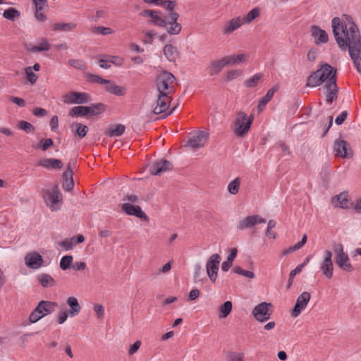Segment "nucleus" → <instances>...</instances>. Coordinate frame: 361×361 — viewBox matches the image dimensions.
<instances>
[{
  "label": "nucleus",
  "mask_w": 361,
  "mask_h": 361,
  "mask_svg": "<svg viewBox=\"0 0 361 361\" xmlns=\"http://www.w3.org/2000/svg\"><path fill=\"white\" fill-rule=\"evenodd\" d=\"M331 24L338 46L341 50L348 49L356 69L361 73V36L357 25L346 14L333 18Z\"/></svg>",
  "instance_id": "obj_1"
},
{
  "label": "nucleus",
  "mask_w": 361,
  "mask_h": 361,
  "mask_svg": "<svg viewBox=\"0 0 361 361\" xmlns=\"http://www.w3.org/2000/svg\"><path fill=\"white\" fill-rule=\"evenodd\" d=\"M336 69L329 64L325 63L307 78L306 86L317 87L323 82L325 84L326 82H328L331 78H336Z\"/></svg>",
  "instance_id": "obj_2"
},
{
  "label": "nucleus",
  "mask_w": 361,
  "mask_h": 361,
  "mask_svg": "<svg viewBox=\"0 0 361 361\" xmlns=\"http://www.w3.org/2000/svg\"><path fill=\"white\" fill-rule=\"evenodd\" d=\"M176 5L177 4L176 1L170 0H161L160 1V4L159 5L169 11V13L166 16L172 23V26L170 27V30H169V34L171 35H178L182 30V25L180 23H178L179 14L175 11Z\"/></svg>",
  "instance_id": "obj_3"
},
{
  "label": "nucleus",
  "mask_w": 361,
  "mask_h": 361,
  "mask_svg": "<svg viewBox=\"0 0 361 361\" xmlns=\"http://www.w3.org/2000/svg\"><path fill=\"white\" fill-rule=\"evenodd\" d=\"M42 195L46 204L52 212L58 210L63 204V195L57 184L54 185L51 189H43Z\"/></svg>",
  "instance_id": "obj_4"
},
{
  "label": "nucleus",
  "mask_w": 361,
  "mask_h": 361,
  "mask_svg": "<svg viewBox=\"0 0 361 361\" xmlns=\"http://www.w3.org/2000/svg\"><path fill=\"white\" fill-rule=\"evenodd\" d=\"M140 15L144 17H149L151 18L149 21V24L164 28L169 34V30H170V27L172 26V23L166 16H162L160 11L144 10L140 13Z\"/></svg>",
  "instance_id": "obj_5"
},
{
  "label": "nucleus",
  "mask_w": 361,
  "mask_h": 361,
  "mask_svg": "<svg viewBox=\"0 0 361 361\" xmlns=\"http://www.w3.org/2000/svg\"><path fill=\"white\" fill-rule=\"evenodd\" d=\"M247 115L243 111L236 114L233 121V130L235 135L242 137L245 136L250 129V121H247Z\"/></svg>",
  "instance_id": "obj_6"
},
{
  "label": "nucleus",
  "mask_w": 361,
  "mask_h": 361,
  "mask_svg": "<svg viewBox=\"0 0 361 361\" xmlns=\"http://www.w3.org/2000/svg\"><path fill=\"white\" fill-rule=\"evenodd\" d=\"M334 251L336 255L335 260L336 264L343 271L351 272L353 267L350 263L348 255L344 252L343 247L341 244H335L334 245Z\"/></svg>",
  "instance_id": "obj_7"
},
{
  "label": "nucleus",
  "mask_w": 361,
  "mask_h": 361,
  "mask_svg": "<svg viewBox=\"0 0 361 361\" xmlns=\"http://www.w3.org/2000/svg\"><path fill=\"white\" fill-rule=\"evenodd\" d=\"M175 77L169 72L164 71L161 73L157 79V88L159 94H167L169 95V92L168 90L173 83Z\"/></svg>",
  "instance_id": "obj_8"
},
{
  "label": "nucleus",
  "mask_w": 361,
  "mask_h": 361,
  "mask_svg": "<svg viewBox=\"0 0 361 361\" xmlns=\"http://www.w3.org/2000/svg\"><path fill=\"white\" fill-rule=\"evenodd\" d=\"M171 101L170 97L167 94H159L158 98L157 99V106L154 107L153 112L154 114H160L161 113H164L163 118H166L168 116L171 115L177 106H175L173 107L169 111L166 112L169 107V102Z\"/></svg>",
  "instance_id": "obj_9"
},
{
  "label": "nucleus",
  "mask_w": 361,
  "mask_h": 361,
  "mask_svg": "<svg viewBox=\"0 0 361 361\" xmlns=\"http://www.w3.org/2000/svg\"><path fill=\"white\" fill-rule=\"evenodd\" d=\"M334 150L337 157L343 159H350L353 157V152L350 145L344 140L336 139L334 144Z\"/></svg>",
  "instance_id": "obj_10"
},
{
  "label": "nucleus",
  "mask_w": 361,
  "mask_h": 361,
  "mask_svg": "<svg viewBox=\"0 0 361 361\" xmlns=\"http://www.w3.org/2000/svg\"><path fill=\"white\" fill-rule=\"evenodd\" d=\"M220 261L221 256L219 254H213L207 262V274L213 283L216 281L217 277Z\"/></svg>",
  "instance_id": "obj_11"
},
{
  "label": "nucleus",
  "mask_w": 361,
  "mask_h": 361,
  "mask_svg": "<svg viewBox=\"0 0 361 361\" xmlns=\"http://www.w3.org/2000/svg\"><path fill=\"white\" fill-rule=\"evenodd\" d=\"M332 252L329 250L324 251V257L320 263V270L323 275L329 279L333 277L334 274V264L332 261Z\"/></svg>",
  "instance_id": "obj_12"
},
{
  "label": "nucleus",
  "mask_w": 361,
  "mask_h": 361,
  "mask_svg": "<svg viewBox=\"0 0 361 361\" xmlns=\"http://www.w3.org/2000/svg\"><path fill=\"white\" fill-rule=\"evenodd\" d=\"M271 306V303L261 302L254 307L252 314L257 321L266 322L271 317V312L269 311V307Z\"/></svg>",
  "instance_id": "obj_13"
},
{
  "label": "nucleus",
  "mask_w": 361,
  "mask_h": 361,
  "mask_svg": "<svg viewBox=\"0 0 361 361\" xmlns=\"http://www.w3.org/2000/svg\"><path fill=\"white\" fill-rule=\"evenodd\" d=\"M90 99V96L86 92H71L63 96V101L66 104H86Z\"/></svg>",
  "instance_id": "obj_14"
},
{
  "label": "nucleus",
  "mask_w": 361,
  "mask_h": 361,
  "mask_svg": "<svg viewBox=\"0 0 361 361\" xmlns=\"http://www.w3.org/2000/svg\"><path fill=\"white\" fill-rule=\"evenodd\" d=\"M326 102L331 104L338 98V87L336 84V78H331L326 82L324 86Z\"/></svg>",
  "instance_id": "obj_15"
},
{
  "label": "nucleus",
  "mask_w": 361,
  "mask_h": 361,
  "mask_svg": "<svg viewBox=\"0 0 361 361\" xmlns=\"http://www.w3.org/2000/svg\"><path fill=\"white\" fill-rule=\"evenodd\" d=\"M311 298L310 293L304 291L296 299L293 309L291 310V316L297 317L306 307Z\"/></svg>",
  "instance_id": "obj_16"
},
{
  "label": "nucleus",
  "mask_w": 361,
  "mask_h": 361,
  "mask_svg": "<svg viewBox=\"0 0 361 361\" xmlns=\"http://www.w3.org/2000/svg\"><path fill=\"white\" fill-rule=\"evenodd\" d=\"M173 164L166 159H161L154 162L149 167V172L152 175L159 176L164 172L171 171Z\"/></svg>",
  "instance_id": "obj_17"
},
{
  "label": "nucleus",
  "mask_w": 361,
  "mask_h": 361,
  "mask_svg": "<svg viewBox=\"0 0 361 361\" xmlns=\"http://www.w3.org/2000/svg\"><path fill=\"white\" fill-rule=\"evenodd\" d=\"M209 133L207 132L199 130L188 140L186 145L193 149L202 147L207 141Z\"/></svg>",
  "instance_id": "obj_18"
},
{
  "label": "nucleus",
  "mask_w": 361,
  "mask_h": 361,
  "mask_svg": "<svg viewBox=\"0 0 361 361\" xmlns=\"http://www.w3.org/2000/svg\"><path fill=\"white\" fill-rule=\"evenodd\" d=\"M265 222L266 219L258 214L248 216L239 221L238 228L240 230H245L246 228H251L256 224H264Z\"/></svg>",
  "instance_id": "obj_19"
},
{
  "label": "nucleus",
  "mask_w": 361,
  "mask_h": 361,
  "mask_svg": "<svg viewBox=\"0 0 361 361\" xmlns=\"http://www.w3.org/2000/svg\"><path fill=\"white\" fill-rule=\"evenodd\" d=\"M25 264L31 269H37L42 266V257L37 252H29L25 257Z\"/></svg>",
  "instance_id": "obj_20"
},
{
  "label": "nucleus",
  "mask_w": 361,
  "mask_h": 361,
  "mask_svg": "<svg viewBox=\"0 0 361 361\" xmlns=\"http://www.w3.org/2000/svg\"><path fill=\"white\" fill-rule=\"evenodd\" d=\"M121 208L128 215L135 216L145 221L148 220L147 216L142 210L140 206H135L130 203H124L122 204Z\"/></svg>",
  "instance_id": "obj_21"
},
{
  "label": "nucleus",
  "mask_w": 361,
  "mask_h": 361,
  "mask_svg": "<svg viewBox=\"0 0 361 361\" xmlns=\"http://www.w3.org/2000/svg\"><path fill=\"white\" fill-rule=\"evenodd\" d=\"M312 37L314 39L316 44H326L329 41V36L324 30L317 25H312L310 29Z\"/></svg>",
  "instance_id": "obj_22"
},
{
  "label": "nucleus",
  "mask_w": 361,
  "mask_h": 361,
  "mask_svg": "<svg viewBox=\"0 0 361 361\" xmlns=\"http://www.w3.org/2000/svg\"><path fill=\"white\" fill-rule=\"evenodd\" d=\"M243 23L244 19L240 17L232 18L224 24L222 30L223 33L224 35H229L238 29Z\"/></svg>",
  "instance_id": "obj_23"
},
{
  "label": "nucleus",
  "mask_w": 361,
  "mask_h": 361,
  "mask_svg": "<svg viewBox=\"0 0 361 361\" xmlns=\"http://www.w3.org/2000/svg\"><path fill=\"white\" fill-rule=\"evenodd\" d=\"M38 166L47 169H61L63 168V163L60 159L54 158H44L39 161Z\"/></svg>",
  "instance_id": "obj_24"
},
{
  "label": "nucleus",
  "mask_w": 361,
  "mask_h": 361,
  "mask_svg": "<svg viewBox=\"0 0 361 361\" xmlns=\"http://www.w3.org/2000/svg\"><path fill=\"white\" fill-rule=\"evenodd\" d=\"M57 305V303L55 302L42 300L38 303L36 307L40 310V313L44 317L52 313L54 311L55 307Z\"/></svg>",
  "instance_id": "obj_25"
},
{
  "label": "nucleus",
  "mask_w": 361,
  "mask_h": 361,
  "mask_svg": "<svg viewBox=\"0 0 361 361\" xmlns=\"http://www.w3.org/2000/svg\"><path fill=\"white\" fill-rule=\"evenodd\" d=\"M226 66V65L225 61H224V58H222L219 60L212 61L211 64L207 68V70H208L209 75L211 76H213V75H216L219 74L223 68Z\"/></svg>",
  "instance_id": "obj_26"
},
{
  "label": "nucleus",
  "mask_w": 361,
  "mask_h": 361,
  "mask_svg": "<svg viewBox=\"0 0 361 361\" xmlns=\"http://www.w3.org/2000/svg\"><path fill=\"white\" fill-rule=\"evenodd\" d=\"M67 305L70 307L69 314L71 317L77 315L81 310L78 299L75 297H69L66 300Z\"/></svg>",
  "instance_id": "obj_27"
},
{
  "label": "nucleus",
  "mask_w": 361,
  "mask_h": 361,
  "mask_svg": "<svg viewBox=\"0 0 361 361\" xmlns=\"http://www.w3.org/2000/svg\"><path fill=\"white\" fill-rule=\"evenodd\" d=\"M164 54L169 61H175L178 57V51L176 47L171 44H166L164 46Z\"/></svg>",
  "instance_id": "obj_28"
},
{
  "label": "nucleus",
  "mask_w": 361,
  "mask_h": 361,
  "mask_svg": "<svg viewBox=\"0 0 361 361\" xmlns=\"http://www.w3.org/2000/svg\"><path fill=\"white\" fill-rule=\"evenodd\" d=\"M106 91L118 96H122L125 94V89L117 85L114 82L109 80V83H106Z\"/></svg>",
  "instance_id": "obj_29"
},
{
  "label": "nucleus",
  "mask_w": 361,
  "mask_h": 361,
  "mask_svg": "<svg viewBox=\"0 0 361 361\" xmlns=\"http://www.w3.org/2000/svg\"><path fill=\"white\" fill-rule=\"evenodd\" d=\"M246 55L244 54H239V55H229L224 57V59L225 61L226 65H235L238 63H240L241 62H243L246 60Z\"/></svg>",
  "instance_id": "obj_30"
},
{
  "label": "nucleus",
  "mask_w": 361,
  "mask_h": 361,
  "mask_svg": "<svg viewBox=\"0 0 361 361\" xmlns=\"http://www.w3.org/2000/svg\"><path fill=\"white\" fill-rule=\"evenodd\" d=\"M126 130V127L122 124H116L110 126L108 128L106 134L110 137H119L121 136Z\"/></svg>",
  "instance_id": "obj_31"
},
{
  "label": "nucleus",
  "mask_w": 361,
  "mask_h": 361,
  "mask_svg": "<svg viewBox=\"0 0 361 361\" xmlns=\"http://www.w3.org/2000/svg\"><path fill=\"white\" fill-rule=\"evenodd\" d=\"M90 109L87 106H77L72 108L69 112L71 117L84 116L89 114Z\"/></svg>",
  "instance_id": "obj_32"
},
{
  "label": "nucleus",
  "mask_w": 361,
  "mask_h": 361,
  "mask_svg": "<svg viewBox=\"0 0 361 361\" xmlns=\"http://www.w3.org/2000/svg\"><path fill=\"white\" fill-rule=\"evenodd\" d=\"M276 90L277 88L275 87L271 88L268 90L265 96L261 98L258 103V109L259 110H262L265 106V105L272 99Z\"/></svg>",
  "instance_id": "obj_33"
},
{
  "label": "nucleus",
  "mask_w": 361,
  "mask_h": 361,
  "mask_svg": "<svg viewBox=\"0 0 361 361\" xmlns=\"http://www.w3.org/2000/svg\"><path fill=\"white\" fill-rule=\"evenodd\" d=\"M233 305L231 301H226L224 304L219 306V315L220 319L226 318L232 310Z\"/></svg>",
  "instance_id": "obj_34"
},
{
  "label": "nucleus",
  "mask_w": 361,
  "mask_h": 361,
  "mask_svg": "<svg viewBox=\"0 0 361 361\" xmlns=\"http://www.w3.org/2000/svg\"><path fill=\"white\" fill-rule=\"evenodd\" d=\"M76 25L73 23H58L53 25L54 31H70L75 29Z\"/></svg>",
  "instance_id": "obj_35"
},
{
  "label": "nucleus",
  "mask_w": 361,
  "mask_h": 361,
  "mask_svg": "<svg viewBox=\"0 0 361 361\" xmlns=\"http://www.w3.org/2000/svg\"><path fill=\"white\" fill-rule=\"evenodd\" d=\"M334 201L336 200L337 204L336 206L340 207L341 208H348V200L346 193L342 192L333 198Z\"/></svg>",
  "instance_id": "obj_36"
},
{
  "label": "nucleus",
  "mask_w": 361,
  "mask_h": 361,
  "mask_svg": "<svg viewBox=\"0 0 361 361\" xmlns=\"http://www.w3.org/2000/svg\"><path fill=\"white\" fill-rule=\"evenodd\" d=\"M38 280L43 287H51L54 285V279L50 275L47 274L39 275Z\"/></svg>",
  "instance_id": "obj_37"
},
{
  "label": "nucleus",
  "mask_w": 361,
  "mask_h": 361,
  "mask_svg": "<svg viewBox=\"0 0 361 361\" xmlns=\"http://www.w3.org/2000/svg\"><path fill=\"white\" fill-rule=\"evenodd\" d=\"M3 16L7 20L13 21L20 16V12L14 8H9L4 11Z\"/></svg>",
  "instance_id": "obj_38"
},
{
  "label": "nucleus",
  "mask_w": 361,
  "mask_h": 361,
  "mask_svg": "<svg viewBox=\"0 0 361 361\" xmlns=\"http://www.w3.org/2000/svg\"><path fill=\"white\" fill-rule=\"evenodd\" d=\"M90 111L89 114L92 115H98L105 110V105L102 103L93 104L90 106H88Z\"/></svg>",
  "instance_id": "obj_39"
},
{
  "label": "nucleus",
  "mask_w": 361,
  "mask_h": 361,
  "mask_svg": "<svg viewBox=\"0 0 361 361\" xmlns=\"http://www.w3.org/2000/svg\"><path fill=\"white\" fill-rule=\"evenodd\" d=\"M240 185V178L237 177L233 180L231 181L228 185V190L232 195H235L238 192Z\"/></svg>",
  "instance_id": "obj_40"
},
{
  "label": "nucleus",
  "mask_w": 361,
  "mask_h": 361,
  "mask_svg": "<svg viewBox=\"0 0 361 361\" xmlns=\"http://www.w3.org/2000/svg\"><path fill=\"white\" fill-rule=\"evenodd\" d=\"M333 116H330L326 119L321 121V127L322 128V137H324L328 133L330 128L332 126Z\"/></svg>",
  "instance_id": "obj_41"
},
{
  "label": "nucleus",
  "mask_w": 361,
  "mask_h": 361,
  "mask_svg": "<svg viewBox=\"0 0 361 361\" xmlns=\"http://www.w3.org/2000/svg\"><path fill=\"white\" fill-rule=\"evenodd\" d=\"M262 73H257L254 75L250 78L246 80L244 82V85L247 87H256L258 84V81L262 77Z\"/></svg>",
  "instance_id": "obj_42"
},
{
  "label": "nucleus",
  "mask_w": 361,
  "mask_h": 361,
  "mask_svg": "<svg viewBox=\"0 0 361 361\" xmlns=\"http://www.w3.org/2000/svg\"><path fill=\"white\" fill-rule=\"evenodd\" d=\"M72 128L75 127L76 129V133L77 135L80 137H84L87 131H88V127L85 125H82L81 123H75L72 124Z\"/></svg>",
  "instance_id": "obj_43"
},
{
  "label": "nucleus",
  "mask_w": 361,
  "mask_h": 361,
  "mask_svg": "<svg viewBox=\"0 0 361 361\" xmlns=\"http://www.w3.org/2000/svg\"><path fill=\"white\" fill-rule=\"evenodd\" d=\"M227 361H244V353L233 351L228 352L226 355Z\"/></svg>",
  "instance_id": "obj_44"
},
{
  "label": "nucleus",
  "mask_w": 361,
  "mask_h": 361,
  "mask_svg": "<svg viewBox=\"0 0 361 361\" xmlns=\"http://www.w3.org/2000/svg\"><path fill=\"white\" fill-rule=\"evenodd\" d=\"M259 13H260V10L259 8L256 7V8L252 9L247 14V16L243 18V19H244V23H250L254 19H255L257 17H258L259 16Z\"/></svg>",
  "instance_id": "obj_45"
},
{
  "label": "nucleus",
  "mask_w": 361,
  "mask_h": 361,
  "mask_svg": "<svg viewBox=\"0 0 361 361\" xmlns=\"http://www.w3.org/2000/svg\"><path fill=\"white\" fill-rule=\"evenodd\" d=\"M51 45L48 42V41L43 38L41 39V42H39V45L34 47L32 48L33 52H38V51H48L50 49Z\"/></svg>",
  "instance_id": "obj_46"
},
{
  "label": "nucleus",
  "mask_w": 361,
  "mask_h": 361,
  "mask_svg": "<svg viewBox=\"0 0 361 361\" xmlns=\"http://www.w3.org/2000/svg\"><path fill=\"white\" fill-rule=\"evenodd\" d=\"M73 256L71 255H66L63 256L60 261V268L62 270H66L71 267V264L73 263Z\"/></svg>",
  "instance_id": "obj_47"
},
{
  "label": "nucleus",
  "mask_w": 361,
  "mask_h": 361,
  "mask_svg": "<svg viewBox=\"0 0 361 361\" xmlns=\"http://www.w3.org/2000/svg\"><path fill=\"white\" fill-rule=\"evenodd\" d=\"M25 73L26 75V79L30 82V84L33 85L37 82L38 75L32 71V68H25Z\"/></svg>",
  "instance_id": "obj_48"
},
{
  "label": "nucleus",
  "mask_w": 361,
  "mask_h": 361,
  "mask_svg": "<svg viewBox=\"0 0 361 361\" xmlns=\"http://www.w3.org/2000/svg\"><path fill=\"white\" fill-rule=\"evenodd\" d=\"M75 238H66L63 241L60 242L59 245L63 247L66 250H72L75 245Z\"/></svg>",
  "instance_id": "obj_49"
},
{
  "label": "nucleus",
  "mask_w": 361,
  "mask_h": 361,
  "mask_svg": "<svg viewBox=\"0 0 361 361\" xmlns=\"http://www.w3.org/2000/svg\"><path fill=\"white\" fill-rule=\"evenodd\" d=\"M68 63L70 66L79 70H85L87 67L85 63L79 59H70Z\"/></svg>",
  "instance_id": "obj_50"
},
{
  "label": "nucleus",
  "mask_w": 361,
  "mask_h": 361,
  "mask_svg": "<svg viewBox=\"0 0 361 361\" xmlns=\"http://www.w3.org/2000/svg\"><path fill=\"white\" fill-rule=\"evenodd\" d=\"M18 127L27 133H32L35 130V127L31 123L25 121H20L18 123Z\"/></svg>",
  "instance_id": "obj_51"
},
{
  "label": "nucleus",
  "mask_w": 361,
  "mask_h": 361,
  "mask_svg": "<svg viewBox=\"0 0 361 361\" xmlns=\"http://www.w3.org/2000/svg\"><path fill=\"white\" fill-rule=\"evenodd\" d=\"M42 317H44V316L40 313V310L35 307V310L30 314L29 317V320L31 323H35L38 322L39 319H41Z\"/></svg>",
  "instance_id": "obj_52"
},
{
  "label": "nucleus",
  "mask_w": 361,
  "mask_h": 361,
  "mask_svg": "<svg viewBox=\"0 0 361 361\" xmlns=\"http://www.w3.org/2000/svg\"><path fill=\"white\" fill-rule=\"evenodd\" d=\"M54 144L53 140L51 138H47L45 140H41L39 142V147H40L43 151L47 150L51 146Z\"/></svg>",
  "instance_id": "obj_53"
},
{
  "label": "nucleus",
  "mask_w": 361,
  "mask_h": 361,
  "mask_svg": "<svg viewBox=\"0 0 361 361\" xmlns=\"http://www.w3.org/2000/svg\"><path fill=\"white\" fill-rule=\"evenodd\" d=\"M89 80L90 82H94V83H99V84H104V85H105L106 83H109V80L103 79L97 75L90 74L89 75Z\"/></svg>",
  "instance_id": "obj_54"
},
{
  "label": "nucleus",
  "mask_w": 361,
  "mask_h": 361,
  "mask_svg": "<svg viewBox=\"0 0 361 361\" xmlns=\"http://www.w3.org/2000/svg\"><path fill=\"white\" fill-rule=\"evenodd\" d=\"M300 272H301L300 267H297L290 272L289 279H288V283L286 286L287 289H289L291 287L293 282V279L295 278V276Z\"/></svg>",
  "instance_id": "obj_55"
},
{
  "label": "nucleus",
  "mask_w": 361,
  "mask_h": 361,
  "mask_svg": "<svg viewBox=\"0 0 361 361\" xmlns=\"http://www.w3.org/2000/svg\"><path fill=\"white\" fill-rule=\"evenodd\" d=\"M146 35V38L143 39L145 44H152V39L156 36L157 32L152 30L143 31Z\"/></svg>",
  "instance_id": "obj_56"
},
{
  "label": "nucleus",
  "mask_w": 361,
  "mask_h": 361,
  "mask_svg": "<svg viewBox=\"0 0 361 361\" xmlns=\"http://www.w3.org/2000/svg\"><path fill=\"white\" fill-rule=\"evenodd\" d=\"M241 74H242L241 70H239V69L231 70L227 73L226 80L228 81L233 80L237 78Z\"/></svg>",
  "instance_id": "obj_57"
},
{
  "label": "nucleus",
  "mask_w": 361,
  "mask_h": 361,
  "mask_svg": "<svg viewBox=\"0 0 361 361\" xmlns=\"http://www.w3.org/2000/svg\"><path fill=\"white\" fill-rule=\"evenodd\" d=\"M105 59L107 61V62H109V63H111L116 66H121L123 62V59L119 56L106 55L105 56Z\"/></svg>",
  "instance_id": "obj_58"
},
{
  "label": "nucleus",
  "mask_w": 361,
  "mask_h": 361,
  "mask_svg": "<svg viewBox=\"0 0 361 361\" xmlns=\"http://www.w3.org/2000/svg\"><path fill=\"white\" fill-rule=\"evenodd\" d=\"M93 32L100 33L103 35H107L113 33V30L111 28L102 26L94 27Z\"/></svg>",
  "instance_id": "obj_59"
},
{
  "label": "nucleus",
  "mask_w": 361,
  "mask_h": 361,
  "mask_svg": "<svg viewBox=\"0 0 361 361\" xmlns=\"http://www.w3.org/2000/svg\"><path fill=\"white\" fill-rule=\"evenodd\" d=\"M35 8L38 10H43L45 7L48 6L47 0H32Z\"/></svg>",
  "instance_id": "obj_60"
},
{
  "label": "nucleus",
  "mask_w": 361,
  "mask_h": 361,
  "mask_svg": "<svg viewBox=\"0 0 361 361\" xmlns=\"http://www.w3.org/2000/svg\"><path fill=\"white\" fill-rule=\"evenodd\" d=\"M73 187H74L73 179L63 180V188L64 190L70 191L73 188Z\"/></svg>",
  "instance_id": "obj_61"
},
{
  "label": "nucleus",
  "mask_w": 361,
  "mask_h": 361,
  "mask_svg": "<svg viewBox=\"0 0 361 361\" xmlns=\"http://www.w3.org/2000/svg\"><path fill=\"white\" fill-rule=\"evenodd\" d=\"M203 272L204 270L200 264H197L195 266L194 277L196 280H201L200 276Z\"/></svg>",
  "instance_id": "obj_62"
},
{
  "label": "nucleus",
  "mask_w": 361,
  "mask_h": 361,
  "mask_svg": "<svg viewBox=\"0 0 361 361\" xmlns=\"http://www.w3.org/2000/svg\"><path fill=\"white\" fill-rule=\"evenodd\" d=\"M94 310L98 317V318H102L104 314V308L102 305H94Z\"/></svg>",
  "instance_id": "obj_63"
},
{
  "label": "nucleus",
  "mask_w": 361,
  "mask_h": 361,
  "mask_svg": "<svg viewBox=\"0 0 361 361\" xmlns=\"http://www.w3.org/2000/svg\"><path fill=\"white\" fill-rule=\"evenodd\" d=\"M141 345V341L137 340L136 341L130 348L128 353L129 355H132L134 353H135L137 350L140 348Z\"/></svg>",
  "instance_id": "obj_64"
}]
</instances>
